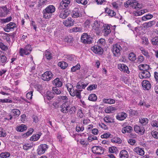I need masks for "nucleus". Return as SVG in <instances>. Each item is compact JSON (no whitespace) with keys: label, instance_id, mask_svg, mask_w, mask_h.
<instances>
[{"label":"nucleus","instance_id":"f257e3e1","mask_svg":"<svg viewBox=\"0 0 158 158\" xmlns=\"http://www.w3.org/2000/svg\"><path fill=\"white\" fill-rule=\"evenodd\" d=\"M91 26L93 29L97 34L98 35L101 31L102 26L100 22L95 21L92 24Z\"/></svg>","mask_w":158,"mask_h":158},{"label":"nucleus","instance_id":"f03ea898","mask_svg":"<svg viewBox=\"0 0 158 158\" xmlns=\"http://www.w3.org/2000/svg\"><path fill=\"white\" fill-rule=\"evenodd\" d=\"M32 48L30 45H27L24 48H20L19 51L20 55L21 56L29 54L32 51Z\"/></svg>","mask_w":158,"mask_h":158},{"label":"nucleus","instance_id":"7ed1b4c3","mask_svg":"<svg viewBox=\"0 0 158 158\" xmlns=\"http://www.w3.org/2000/svg\"><path fill=\"white\" fill-rule=\"evenodd\" d=\"M81 40L85 44H91V43L92 37L90 35L86 33H84L81 36Z\"/></svg>","mask_w":158,"mask_h":158},{"label":"nucleus","instance_id":"20e7f679","mask_svg":"<svg viewBox=\"0 0 158 158\" xmlns=\"http://www.w3.org/2000/svg\"><path fill=\"white\" fill-rule=\"evenodd\" d=\"M53 74L51 72L47 71L42 75V79L44 81H48L50 80L53 77Z\"/></svg>","mask_w":158,"mask_h":158},{"label":"nucleus","instance_id":"39448f33","mask_svg":"<svg viewBox=\"0 0 158 158\" xmlns=\"http://www.w3.org/2000/svg\"><path fill=\"white\" fill-rule=\"evenodd\" d=\"M121 49V47L118 44L113 45L112 51L114 55L115 56H118L120 54V51Z\"/></svg>","mask_w":158,"mask_h":158},{"label":"nucleus","instance_id":"423d86ee","mask_svg":"<svg viewBox=\"0 0 158 158\" xmlns=\"http://www.w3.org/2000/svg\"><path fill=\"white\" fill-rule=\"evenodd\" d=\"M126 4L135 9L140 8L141 7L140 4L135 0H128Z\"/></svg>","mask_w":158,"mask_h":158},{"label":"nucleus","instance_id":"0eeeda50","mask_svg":"<svg viewBox=\"0 0 158 158\" xmlns=\"http://www.w3.org/2000/svg\"><path fill=\"white\" fill-rule=\"evenodd\" d=\"M48 148V145L46 144H40L37 150L38 154L40 155L44 154Z\"/></svg>","mask_w":158,"mask_h":158},{"label":"nucleus","instance_id":"6e6552de","mask_svg":"<svg viewBox=\"0 0 158 158\" xmlns=\"http://www.w3.org/2000/svg\"><path fill=\"white\" fill-rule=\"evenodd\" d=\"M69 15V12L67 9L60 10L59 12V17L62 19H65Z\"/></svg>","mask_w":158,"mask_h":158},{"label":"nucleus","instance_id":"1a4fd4ad","mask_svg":"<svg viewBox=\"0 0 158 158\" xmlns=\"http://www.w3.org/2000/svg\"><path fill=\"white\" fill-rule=\"evenodd\" d=\"M71 2V0H62L60 3L59 7V10L64 9L67 7Z\"/></svg>","mask_w":158,"mask_h":158},{"label":"nucleus","instance_id":"9d476101","mask_svg":"<svg viewBox=\"0 0 158 158\" xmlns=\"http://www.w3.org/2000/svg\"><path fill=\"white\" fill-rule=\"evenodd\" d=\"M91 50L95 53L101 54L103 52V49L99 45H95L91 48Z\"/></svg>","mask_w":158,"mask_h":158},{"label":"nucleus","instance_id":"9b49d317","mask_svg":"<svg viewBox=\"0 0 158 158\" xmlns=\"http://www.w3.org/2000/svg\"><path fill=\"white\" fill-rule=\"evenodd\" d=\"M63 24L66 27H70L74 25V20L71 18L69 17L64 21Z\"/></svg>","mask_w":158,"mask_h":158},{"label":"nucleus","instance_id":"f8f14e48","mask_svg":"<svg viewBox=\"0 0 158 158\" xmlns=\"http://www.w3.org/2000/svg\"><path fill=\"white\" fill-rule=\"evenodd\" d=\"M150 74L148 70H143L139 74V77L140 79H143L149 78L150 77Z\"/></svg>","mask_w":158,"mask_h":158},{"label":"nucleus","instance_id":"ddd939ff","mask_svg":"<svg viewBox=\"0 0 158 158\" xmlns=\"http://www.w3.org/2000/svg\"><path fill=\"white\" fill-rule=\"evenodd\" d=\"M16 27V24L14 23L10 22L7 24L4 28V30L7 32H9L13 30Z\"/></svg>","mask_w":158,"mask_h":158},{"label":"nucleus","instance_id":"4468645a","mask_svg":"<svg viewBox=\"0 0 158 158\" xmlns=\"http://www.w3.org/2000/svg\"><path fill=\"white\" fill-rule=\"evenodd\" d=\"M72 16L74 18H77L82 16V14L79 9L77 8L74 9L72 12Z\"/></svg>","mask_w":158,"mask_h":158},{"label":"nucleus","instance_id":"2eb2a0df","mask_svg":"<svg viewBox=\"0 0 158 158\" xmlns=\"http://www.w3.org/2000/svg\"><path fill=\"white\" fill-rule=\"evenodd\" d=\"M69 106L70 105L68 103H63L60 106L61 112L64 113H68Z\"/></svg>","mask_w":158,"mask_h":158},{"label":"nucleus","instance_id":"dca6fc26","mask_svg":"<svg viewBox=\"0 0 158 158\" xmlns=\"http://www.w3.org/2000/svg\"><path fill=\"white\" fill-rule=\"evenodd\" d=\"M92 151L94 153L101 154L103 152V150L101 147L94 146L92 148Z\"/></svg>","mask_w":158,"mask_h":158},{"label":"nucleus","instance_id":"f3484780","mask_svg":"<svg viewBox=\"0 0 158 158\" xmlns=\"http://www.w3.org/2000/svg\"><path fill=\"white\" fill-rule=\"evenodd\" d=\"M148 12V10L147 9H143L139 11L136 10L133 12V15L135 16H139L143 14Z\"/></svg>","mask_w":158,"mask_h":158},{"label":"nucleus","instance_id":"a211bd4d","mask_svg":"<svg viewBox=\"0 0 158 158\" xmlns=\"http://www.w3.org/2000/svg\"><path fill=\"white\" fill-rule=\"evenodd\" d=\"M142 85L144 89L149 90L151 88V85L148 81L144 80L142 83Z\"/></svg>","mask_w":158,"mask_h":158},{"label":"nucleus","instance_id":"6ab92c4d","mask_svg":"<svg viewBox=\"0 0 158 158\" xmlns=\"http://www.w3.org/2000/svg\"><path fill=\"white\" fill-rule=\"evenodd\" d=\"M118 68L120 70L123 71L127 73H129L128 67L123 64H118Z\"/></svg>","mask_w":158,"mask_h":158},{"label":"nucleus","instance_id":"aec40b11","mask_svg":"<svg viewBox=\"0 0 158 158\" xmlns=\"http://www.w3.org/2000/svg\"><path fill=\"white\" fill-rule=\"evenodd\" d=\"M133 151L135 152L140 156H143L144 154V151L143 148L136 147L134 148Z\"/></svg>","mask_w":158,"mask_h":158},{"label":"nucleus","instance_id":"412c9836","mask_svg":"<svg viewBox=\"0 0 158 158\" xmlns=\"http://www.w3.org/2000/svg\"><path fill=\"white\" fill-rule=\"evenodd\" d=\"M88 85L86 82L80 81L78 82L76 85V88L78 89H84Z\"/></svg>","mask_w":158,"mask_h":158},{"label":"nucleus","instance_id":"4be33fe9","mask_svg":"<svg viewBox=\"0 0 158 158\" xmlns=\"http://www.w3.org/2000/svg\"><path fill=\"white\" fill-rule=\"evenodd\" d=\"M134 130L136 133H139L141 135L143 134L145 131L144 127H139L137 125L135 126Z\"/></svg>","mask_w":158,"mask_h":158},{"label":"nucleus","instance_id":"5701e85b","mask_svg":"<svg viewBox=\"0 0 158 158\" xmlns=\"http://www.w3.org/2000/svg\"><path fill=\"white\" fill-rule=\"evenodd\" d=\"M69 94L72 96H75L79 99L81 98V92L78 90L76 89L75 90H74L73 92L71 90H70V91H69Z\"/></svg>","mask_w":158,"mask_h":158},{"label":"nucleus","instance_id":"b1692460","mask_svg":"<svg viewBox=\"0 0 158 158\" xmlns=\"http://www.w3.org/2000/svg\"><path fill=\"white\" fill-rule=\"evenodd\" d=\"M127 116V114L123 112L120 113L116 116V118L119 120H123L125 119Z\"/></svg>","mask_w":158,"mask_h":158},{"label":"nucleus","instance_id":"393cba45","mask_svg":"<svg viewBox=\"0 0 158 158\" xmlns=\"http://www.w3.org/2000/svg\"><path fill=\"white\" fill-rule=\"evenodd\" d=\"M103 32L104 33L105 35H107L109 34L111 32V30L110 26L107 24H105L103 25Z\"/></svg>","mask_w":158,"mask_h":158},{"label":"nucleus","instance_id":"a878e982","mask_svg":"<svg viewBox=\"0 0 158 158\" xmlns=\"http://www.w3.org/2000/svg\"><path fill=\"white\" fill-rule=\"evenodd\" d=\"M27 128L25 125L21 124L18 125L16 128V130L19 132H23L26 130Z\"/></svg>","mask_w":158,"mask_h":158},{"label":"nucleus","instance_id":"bb28decb","mask_svg":"<svg viewBox=\"0 0 158 158\" xmlns=\"http://www.w3.org/2000/svg\"><path fill=\"white\" fill-rule=\"evenodd\" d=\"M105 11L109 16L111 17L115 16V18H117L115 15V12L114 10L106 8L105 9Z\"/></svg>","mask_w":158,"mask_h":158},{"label":"nucleus","instance_id":"cd10ccee","mask_svg":"<svg viewBox=\"0 0 158 158\" xmlns=\"http://www.w3.org/2000/svg\"><path fill=\"white\" fill-rule=\"evenodd\" d=\"M119 156L120 158H128L129 154L127 151L123 150L120 152Z\"/></svg>","mask_w":158,"mask_h":158},{"label":"nucleus","instance_id":"c85d7f7f","mask_svg":"<svg viewBox=\"0 0 158 158\" xmlns=\"http://www.w3.org/2000/svg\"><path fill=\"white\" fill-rule=\"evenodd\" d=\"M7 8L5 6L0 7V17H3L7 15Z\"/></svg>","mask_w":158,"mask_h":158},{"label":"nucleus","instance_id":"c756f323","mask_svg":"<svg viewBox=\"0 0 158 158\" xmlns=\"http://www.w3.org/2000/svg\"><path fill=\"white\" fill-rule=\"evenodd\" d=\"M45 10L52 15V14L55 11L56 8L54 6L50 5L47 6Z\"/></svg>","mask_w":158,"mask_h":158},{"label":"nucleus","instance_id":"7c9ffc66","mask_svg":"<svg viewBox=\"0 0 158 158\" xmlns=\"http://www.w3.org/2000/svg\"><path fill=\"white\" fill-rule=\"evenodd\" d=\"M52 83L54 85L57 87H61L62 85V82L60 81V79L58 78L54 79L52 81Z\"/></svg>","mask_w":158,"mask_h":158},{"label":"nucleus","instance_id":"2f4dec72","mask_svg":"<svg viewBox=\"0 0 158 158\" xmlns=\"http://www.w3.org/2000/svg\"><path fill=\"white\" fill-rule=\"evenodd\" d=\"M132 130V128L131 126H128L123 127L122 130V132L124 134L126 132L130 133Z\"/></svg>","mask_w":158,"mask_h":158},{"label":"nucleus","instance_id":"473e14b6","mask_svg":"<svg viewBox=\"0 0 158 158\" xmlns=\"http://www.w3.org/2000/svg\"><path fill=\"white\" fill-rule=\"evenodd\" d=\"M41 133H39L37 134L33 135L30 139V140L33 141H35L39 139L40 136L41 135Z\"/></svg>","mask_w":158,"mask_h":158},{"label":"nucleus","instance_id":"72a5a7b5","mask_svg":"<svg viewBox=\"0 0 158 158\" xmlns=\"http://www.w3.org/2000/svg\"><path fill=\"white\" fill-rule=\"evenodd\" d=\"M53 97L54 96L53 93L49 91H48L46 92V93L44 97V99L46 98L49 100L52 99Z\"/></svg>","mask_w":158,"mask_h":158},{"label":"nucleus","instance_id":"f704fd0d","mask_svg":"<svg viewBox=\"0 0 158 158\" xmlns=\"http://www.w3.org/2000/svg\"><path fill=\"white\" fill-rule=\"evenodd\" d=\"M43 17L45 19H48L51 18L52 15L46 10L45 9L43 11Z\"/></svg>","mask_w":158,"mask_h":158},{"label":"nucleus","instance_id":"c9c22d12","mask_svg":"<svg viewBox=\"0 0 158 158\" xmlns=\"http://www.w3.org/2000/svg\"><path fill=\"white\" fill-rule=\"evenodd\" d=\"M139 49L141 51V53L144 56H145L147 57H149V53L147 50L145 49L142 47H140Z\"/></svg>","mask_w":158,"mask_h":158},{"label":"nucleus","instance_id":"e433bc0d","mask_svg":"<svg viewBox=\"0 0 158 158\" xmlns=\"http://www.w3.org/2000/svg\"><path fill=\"white\" fill-rule=\"evenodd\" d=\"M155 23V21L154 20H153L144 23V26L145 28H149L154 25Z\"/></svg>","mask_w":158,"mask_h":158},{"label":"nucleus","instance_id":"4c0bfd02","mask_svg":"<svg viewBox=\"0 0 158 158\" xmlns=\"http://www.w3.org/2000/svg\"><path fill=\"white\" fill-rule=\"evenodd\" d=\"M153 16L152 15L148 14L142 17V20L143 21H146L149 20L152 18Z\"/></svg>","mask_w":158,"mask_h":158},{"label":"nucleus","instance_id":"58836bf2","mask_svg":"<svg viewBox=\"0 0 158 158\" xmlns=\"http://www.w3.org/2000/svg\"><path fill=\"white\" fill-rule=\"evenodd\" d=\"M104 120L106 123H112L114 122V118L109 116L105 117L104 118Z\"/></svg>","mask_w":158,"mask_h":158},{"label":"nucleus","instance_id":"ea45409f","mask_svg":"<svg viewBox=\"0 0 158 158\" xmlns=\"http://www.w3.org/2000/svg\"><path fill=\"white\" fill-rule=\"evenodd\" d=\"M122 81L126 84H129L130 82V80L129 77L127 75L123 76L122 77Z\"/></svg>","mask_w":158,"mask_h":158},{"label":"nucleus","instance_id":"a19ab883","mask_svg":"<svg viewBox=\"0 0 158 158\" xmlns=\"http://www.w3.org/2000/svg\"><path fill=\"white\" fill-rule=\"evenodd\" d=\"M129 59L131 61H134L136 60V57L135 54L131 52L128 55Z\"/></svg>","mask_w":158,"mask_h":158},{"label":"nucleus","instance_id":"79ce46f5","mask_svg":"<svg viewBox=\"0 0 158 158\" xmlns=\"http://www.w3.org/2000/svg\"><path fill=\"white\" fill-rule=\"evenodd\" d=\"M139 67L141 70H148L149 68V66L146 64H140Z\"/></svg>","mask_w":158,"mask_h":158},{"label":"nucleus","instance_id":"37998d69","mask_svg":"<svg viewBox=\"0 0 158 158\" xmlns=\"http://www.w3.org/2000/svg\"><path fill=\"white\" fill-rule=\"evenodd\" d=\"M103 102L106 103H108L109 104H112L114 103L115 101L114 99L109 98V99H103Z\"/></svg>","mask_w":158,"mask_h":158},{"label":"nucleus","instance_id":"c03bdc74","mask_svg":"<svg viewBox=\"0 0 158 158\" xmlns=\"http://www.w3.org/2000/svg\"><path fill=\"white\" fill-rule=\"evenodd\" d=\"M97 96L95 94H92L89 95L88 99L89 101H95L97 100Z\"/></svg>","mask_w":158,"mask_h":158},{"label":"nucleus","instance_id":"a18cd8bd","mask_svg":"<svg viewBox=\"0 0 158 158\" xmlns=\"http://www.w3.org/2000/svg\"><path fill=\"white\" fill-rule=\"evenodd\" d=\"M58 65L63 69H65L68 66L67 64L64 61L59 62L58 63Z\"/></svg>","mask_w":158,"mask_h":158},{"label":"nucleus","instance_id":"49530a36","mask_svg":"<svg viewBox=\"0 0 158 158\" xmlns=\"http://www.w3.org/2000/svg\"><path fill=\"white\" fill-rule=\"evenodd\" d=\"M11 112L14 116L16 117H18L20 113L19 110L16 109H12L11 110Z\"/></svg>","mask_w":158,"mask_h":158},{"label":"nucleus","instance_id":"de8ad7c7","mask_svg":"<svg viewBox=\"0 0 158 158\" xmlns=\"http://www.w3.org/2000/svg\"><path fill=\"white\" fill-rule=\"evenodd\" d=\"M10 156V154L8 152H2L0 154V157L1 158H7Z\"/></svg>","mask_w":158,"mask_h":158},{"label":"nucleus","instance_id":"09e8293b","mask_svg":"<svg viewBox=\"0 0 158 158\" xmlns=\"http://www.w3.org/2000/svg\"><path fill=\"white\" fill-rule=\"evenodd\" d=\"M139 122L142 124L145 125L148 122V119L147 118H141L139 119Z\"/></svg>","mask_w":158,"mask_h":158},{"label":"nucleus","instance_id":"8fccbe9b","mask_svg":"<svg viewBox=\"0 0 158 158\" xmlns=\"http://www.w3.org/2000/svg\"><path fill=\"white\" fill-rule=\"evenodd\" d=\"M112 142L118 143H122L121 139L118 137H114L111 139Z\"/></svg>","mask_w":158,"mask_h":158},{"label":"nucleus","instance_id":"3c124183","mask_svg":"<svg viewBox=\"0 0 158 158\" xmlns=\"http://www.w3.org/2000/svg\"><path fill=\"white\" fill-rule=\"evenodd\" d=\"M81 66L80 64H77L76 65L73 66L71 69L72 72H74L80 69Z\"/></svg>","mask_w":158,"mask_h":158},{"label":"nucleus","instance_id":"603ef678","mask_svg":"<svg viewBox=\"0 0 158 158\" xmlns=\"http://www.w3.org/2000/svg\"><path fill=\"white\" fill-rule=\"evenodd\" d=\"M97 44L100 47L104 45L105 44V40L102 38L100 39L98 41Z\"/></svg>","mask_w":158,"mask_h":158},{"label":"nucleus","instance_id":"864d4df0","mask_svg":"<svg viewBox=\"0 0 158 158\" xmlns=\"http://www.w3.org/2000/svg\"><path fill=\"white\" fill-rule=\"evenodd\" d=\"M44 56L48 60H50L52 59V58L51 53L47 51H46L44 53Z\"/></svg>","mask_w":158,"mask_h":158},{"label":"nucleus","instance_id":"5fc2aeb1","mask_svg":"<svg viewBox=\"0 0 158 158\" xmlns=\"http://www.w3.org/2000/svg\"><path fill=\"white\" fill-rule=\"evenodd\" d=\"M115 110V108L112 106H109L106 108L105 112L106 113H109Z\"/></svg>","mask_w":158,"mask_h":158},{"label":"nucleus","instance_id":"6e6d98bb","mask_svg":"<svg viewBox=\"0 0 158 158\" xmlns=\"http://www.w3.org/2000/svg\"><path fill=\"white\" fill-rule=\"evenodd\" d=\"M0 57L1 59V61L2 63H5L7 60L6 56L4 54V53H1L0 54Z\"/></svg>","mask_w":158,"mask_h":158},{"label":"nucleus","instance_id":"4d7b16f0","mask_svg":"<svg viewBox=\"0 0 158 158\" xmlns=\"http://www.w3.org/2000/svg\"><path fill=\"white\" fill-rule=\"evenodd\" d=\"M152 43L153 45H158V36L152 38L151 40Z\"/></svg>","mask_w":158,"mask_h":158},{"label":"nucleus","instance_id":"13d9d810","mask_svg":"<svg viewBox=\"0 0 158 158\" xmlns=\"http://www.w3.org/2000/svg\"><path fill=\"white\" fill-rule=\"evenodd\" d=\"M52 90L53 92V93L56 94H59L61 93L60 89L56 87H53L52 88Z\"/></svg>","mask_w":158,"mask_h":158},{"label":"nucleus","instance_id":"bf43d9fd","mask_svg":"<svg viewBox=\"0 0 158 158\" xmlns=\"http://www.w3.org/2000/svg\"><path fill=\"white\" fill-rule=\"evenodd\" d=\"M69 110L68 112L70 114H73L75 112L76 110V108L74 106H69Z\"/></svg>","mask_w":158,"mask_h":158},{"label":"nucleus","instance_id":"052dcab7","mask_svg":"<svg viewBox=\"0 0 158 158\" xmlns=\"http://www.w3.org/2000/svg\"><path fill=\"white\" fill-rule=\"evenodd\" d=\"M117 148L115 147H111L109 148V152L110 153H114L117 151Z\"/></svg>","mask_w":158,"mask_h":158},{"label":"nucleus","instance_id":"680f3d73","mask_svg":"<svg viewBox=\"0 0 158 158\" xmlns=\"http://www.w3.org/2000/svg\"><path fill=\"white\" fill-rule=\"evenodd\" d=\"M68 99L67 97L65 96H59L57 98V100L59 102H62Z\"/></svg>","mask_w":158,"mask_h":158},{"label":"nucleus","instance_id":"e2e57ef3","mask_svg":"<svg viewBox=\"0 0 158 158\" xmlns=\"http://www.w3.org/2000/svg\"><path fill=\"white\" fill-rule=\"evenodd\" d=\"M82 29L81 27H74L71 29V30L73 32H77L81 31H82Z\"/></svg>","mask_w":158,"mask_h":158},{"label":"nucleus","instance_id":"0e129e2a","mask_svg":"<svg viewBox=\"0 0 158 158\" xmlns=\"http://www.w3.org/2000/svg\"><path fill=\"white\" fill-rule=\"evenodd\" d=\"M142 43L143 44L148 45V39L145 37H143L142 38Z\"/></svg>","mask_w":158,"mask_h":158},{"label":"nucleus","instance_id":"69168bd1","mask_svg":"<svg viewBox=\"0 0 158 158\" xmlns=\"http://www.w3.org/2000/svg\"><path fill=\"white\" fill-rule=\"evenodd\" d=\"M3 38L6 40L7 42H9L10 41V35L9 34L5 33L3 35Z\"/></svg>","mask_w":158,"mask_h":158},{"label":"nucleus","instance_id":"338daca9","mask_svg":"<svg viewBox=\"0 0 158 158\" xmlns=\"http://www.w3.org/2000/svg\"><path fill=\"white\" fill-rule=\"evenodd\" d=\"M6 135V134L5 131L2 128H0V137H5Z\"/></svg>","mask_w":158,"mask_h":158},{"label":"nucleus","instance_id":"774afa93","mask_svg":"<svg viewBox=\"0 0 158 158\" xmlns=\"http://www.w3.org/2000/svg\"><path fill=\"white\" fill-rule=\"evenodd\" d=\"M12 19L11 16H9L5 19H2L1 22L2 23H6L10 21Z\"/></svg>","mask_w":158,"mask_h":158}]
</instances>
